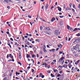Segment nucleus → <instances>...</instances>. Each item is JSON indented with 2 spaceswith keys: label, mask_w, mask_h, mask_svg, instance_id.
Wrapping results in <instances>:
<instances>
[{
  "label": "nucleus",
  "mask_w": 80,
  "mask_h": 80,
  "mask_svg": "<svg viewBox=\"0 0 80 80\" xmlns=\"http://www.w3.org/2000/svg\"><path fill=\"white\" fill-rule=\"evenodd\" d=\"M53 72H54L55 73L56 72H58V70H57V69H54L53 70Z\"/></svg>",
  "instance_id": "6ab92c4d"
},
{
  "label": "nucleus",
  "mask_w": 80,
  "mask_h": 80,
  "mask_svg": "<svg viewBox=\"0 0 80 80\" xmlns=\"http://www.w3.org/2000/svg\"><path fill=\"white\" fill-rule=\"evenodd\" d=\"M19 58L20 60L22 58V52H19Z\"/></svg>",
  "instance_id": "39448f33"
},
{
  "label": "nucleus",
  "mask_w": 80,
  "mask_h": 80,
  "mask_svg": "<svg viewBox=\"0 0 80 80\" xmlns=\"http://www.w3.org/2000/svg\"><path fill=\"white\" fill-rule=\"evenodd\" d=\"M32 43H35V41H32Z\"/></svg>",
  "instance_id": "6e6d98bb"
},
{
  "label": "nucleus",
  "mask_w": 80,
  "mask_h": 80,
  "mask_svg": "<svg viewBox=\"0 0 80 80\" xmlns=\"http://www.w3.org/2000/svg\"><path fill=\"white\" fill-rule=\"evenodd\" d=\"M32 58H34V57H36V56L34 54H33L32 55Z\"/></svg>",
  "instance_id": "7c9ffc66"
},
{
  "label": "nucleus",
  "mask_w": 80,
  "mask_h": 80,
  "mask_svg": "<svg viewBox=\"0 0 80 80\" xmlns=\"http://www.w3.org/2000/svg\"><path fill=\"white\" fill-rule=\"evenodd\" d=\"M57 8H58V10L59 11V12H61L62 11V8L59 7H57Z\"/></svg>",
  "instance_id": "6e6552de"
},
{
  "label": "nucleus",
  "mask_w": 80,
  "mask_h": 80,
  "mask_svg": "<svg viewBox=\"0 0 80 80\" xmlns=\"http://www.w3.org/2000/svg\"><path fill=\"white\" fill-rule=\"evenodd\" d=\"M62 53H63V52H61V51L59 52L60 54H62Z\"/></svg>",
  "instance_id": "680f3d73"
},
{
  "label": "nucleus",
  "mask_w": 80,
  "mask_h": 80,
  "mask_svg": "<svg viewBox=\"0 0 80 80\" xmlns=\"http://www.w3.org/2000/svg\"><path fill=\"white\" fill-rule=\"evenodd\" d=\"M78 8H79L80 9V4H79L78 5Z\"/></svg>",
  "instance_id": "49530a36"
},
{
  "label": "nucleus",
  "mask_w": 80,
  "mask_h": 80,
  "mask_svg": "<svg viewBox=\"0 0 80 80\" xmlns=\"http://www.w3.org/2000/svg\"><path fill=\"white\" fill-rule=\"evenodd\" d=\"M45 67H47V66H48V65L47 64L45 63Z\"/></svg>",
  "instance_id": "2f4dec72"
},
{
  "label": "nucleus",
  "mask_w": 80,
  "mask_h": 80,
  "mask_svg": "<svg viewBox=\"0 0 80 80\" xmlns=\"http://www.w3.org/2000/svg\"><path fill=\"white\" fill-rule=\"evenodd\" d=\"M76 35V36H77V37H80V34L79 33H78Z\"/></svg>",
  "instance_id": "393cba45"
},
{
  "label": "nucleus",
  "mask_w": 80,
  "mask_h": 80,
  "mask_svg": "<svg viewBox=\"0 0 80 80\" xmlns=\"http://www.w3.org/2000/svg\"><path fill=\"white\" fill-rule=\"evenodd\" d=\"M30 55H28V54H27V58H30Z\"/></svg>",
  "instance_id": "4be33fe9"
},
{
  "label": "nucleus",
  "mask_w": 80,
  "mask_h": 80,
  "mask_svg": "<svg viewBox=\"0 0 80 80\" xmlns=\"http://www.w3.org/2000/svg\"><path fill=\"white\" fill-rule=\"evenodd\" d=\"M37 32V31L36 30H35V33H37V32Z\"/></svg>",
  "instance_id": "79ce46f5"
},
{
  "label": "nucleus",
  "mask_w": 80,
  "mask_h": 80,
  "mask_svg": "<svg viewBox=\"0 0 80 80\" xmlns=\"http://www.w3.org/2000/svg\"><path fill=\"white\" fill-rule=\"evenodd\" d=\"M29 78H30V79H31V80H32V79H33V78L32 77H30Z\"/></svg>",
  "instance_id": "e2e57ef3"
},
{
  "label": "nucleus",
  "mask_w": 80,
  "mask_h": 80,
  "mask_svg": "<svg viewBox=\"0 0 80 80\" xmlns=\"http://www.w3.org/2000/svg\"><path fill=\"white\" fill-rule=\"evenodd\" d=\"M59 50V48H57L56 49V51H58Z\"/></svg>",
  "instance_id": "13d9d810"
},
{
  "label": "nucleus",
  "mask_w": 80,
  "mask_h": 80,
  "mask_svg": "<svg viewBox=\"0 0 80 80\" xmlns=\"http://www.w3.org/2000/svg\"><path fill=\"white\" fill-rule=\"evenodd\" d=\"M9 54H7V58H9Z\"/></svg>",
  "instance_id": "72a5a7b5"
},
{
  "label": "nucleus",
  "mask_w": 80,
  "mask_h": 80,
  "mask_svg": "<svg viewBox=\"0 0 80 80\" xmlns=\"http://www.w3.org/2000/svg\"><path fill=\"white\" fill-rule=\"evenodd\" d=\"M48 6H49V5L48 4H47L46 5V7H45L46 9H47V8H48Z\"/></svg>",
  "instance_id": "a211bd4d"
},
{
  "label": "nucleus",
  "mask_w": 80,
  "mask_h": 80,
  "mask_svg": "<svg viewBox=\"0 0 80 80\" xmlns=\"http://www.w3.org/2000/svg\"><path fill=\"white\" fill-rule=\"evenodd\" d=\"M20 73H18V72H16V75H20Z\"/></svg>",
  "instance_id": "c85d7f7f"
},
{
  "label": "nucleus",
  "mask_w": 80,
  "mask_h": 80,
  "mask_svg": "<svg viewBox=\"0 0 80 80\" xmlns=\"http://www.w3.org/2000/svg\"><path fill=\"white\" fill-rule=\"evenodd\" d=\"M78 45V44H77L76 46H75L76 47V50L77 52H80V50L79 49V48L78 47H77Z\"/></svg>",
  "instance_id": "f03ea898"
},
{
  "label": "nucleus",
  "mask_w": 80,
  "mask_h": 80,
  "mask_svg": "<svg viewBox=\"0 0 80 80\" xmlns=\"http://www.w3.org/2000/svg\"><path fill=\"white\" fill-rule=\"evenodd\" d=\"M58 47H59L60 48H62V45L61 44H59L58 45Z\"/></svg>",
  "instance_id": "9d476101"
},
{
  "label": "nucleus",
  "mask_w": 80,
  "mask_h": 80,
  "mask_svg": "<svg viewBox=\"0 0 80 80\" xmlns=\"http://www.w3.org/2000/svg\"><path fill=\"white\" fill-rule=\"evenodd\" d=\"M28 17H29V18H32V17H31V16H30V15H28Z\"/></svg>",
  "instance_id": "a19ab883"
},
{
  "label": "nucleus",
  "mask_w": 80,
  "mask_h": 80,
  "mask_svg": "<svg viewBox=\"0 0 80 80\" xmlns=\"http://www.w3.org/2000/svg\"><path fill=\"white\" fill-rule=\"evenodd\" d=\"M17 45V42H15V44H14V45Z\"/></svg>",
  "instance_id": "0e129e2a"
},
{
  "label": "nucleus",
  "mask_w": 80,
  "mask_h": 80,
  "mask_svg": "<svg viewBox=\"0 0 80 80\" xmlns=\"http://www.w3.org/2000/svg\"><path fill=\"white\" fill-rule=\"evenodd\" d=\"M76 48H77L76 47V46H73V48H71V51H73L74 50H76Z\"/></svg>",
  "instance_id": "423d86ee"
},
{
  "label": "nucleus",
  "mask_w": 80,
  "mask_h": 80,
  "mask_svg": "<svg viewBox=\"0 0 80 80\" xmlns=\"http://www.w3.org/2000/svg\"><path fill=\"white\" fill-rule=\"evenodd\" d=\"M8 1L9 2H11V3H13V2L11 1V0H8Z\"/></svg>",
  "instance_id": "69168bd1"
},
{
  "label": "nucleus",
  "mask_w": 80,
  "mask_h": 80,
  "mask_svg": "<svg viewBox=\"0 0 80 80\" xmlns=\"http://www.w3.org/2000/svg\"><path fill=\"white\" fill-rule=\"evenodd\" d=\"M32 72L33 73L34 72V69H32Z\"/></svg>",
  "instance_id": "603ef678"
},
{
  "label": "nucleus",
  "mask_w": 80,
  "mask_h": 80,
  "mask_svg": "<svg viewBox=\"0 0 80 80\" xmlns=\"http://www.w3.org/2000/svg\"><path fill=\"white\" fill-rule=\"evenodd\" d=\"M66 67H67V65L66 64H64L63 66V67H64V68H66Z\"/></svg>",
  "instance_id": "dca6fc26"
},
{
  "label": "nucleus",
  "mask_w": 80,
  "mask_h": 80,
  "mask_svg": "<svg viewBox=\"0 0 80 80\" xmlns=\"http://www.w3.org/2000/svg\"><path fill=\"white\" fill-rule=\"evenodd\" d=\"M72 7L73 8H75V5L73 4L72 5Z\"/></svg>",
  "instance_id": "5fc2aeb1"
},
{
  "label": "nucleus",
  "mask_w": 80,
  "mask_h": 80,
  "mask_svg": "<svg viewBox=\"0 0 80 80\" xmlns=\"http://www.w3.org/2000/svg\"><path fill=\"white\" fill-rule=\"evenodd\" d=\"M18 64H19V65H21V66H22V63H21L20 62H18Z\"/></svg>",
  "instance_id": "cd10ccee"
},
{
  "label": "nucleus",
  "mask_w": 80,
  "mask_h": 80,
  "mask_svg": "<svg viewBox=\"0 0 80 80\" xmlns=\"http://www.w3.org/2000/svg\"><path fill=\"white\" fill-rule=\"evenodd\" d=\"M80 30V28H75L73 30L74 32H75V31H77V30Z\"/></svg>",
  "instance_id": "9b49d317"
},
{
  "label": "nucleus",
  "mask_w": 80,
  "mask_h": 80,
  "mask_svg": "<svg viewBox=\"0 0 80 80\" xmlns=\"http://www.w3.org/2000/svg\"><path fill=\"white\" fill-rule=\"evenodd\" d=\"M77 69H78V68L77 67L76 68H75L74 69H73L74 71H75V70H77Z\"/></svg>",
  "instance_id": "473e14b6"
},
{
  "label": "nucleus",
  "mask_w": 80,
  "mask_h": 80,
  "mask_svg": "<svg viewBox=\"0 0 80 80\" xmlns=\"http://www.w3.org/2000/svg\"><path fill=\"white\" fill-rule=\"evenodd\" d=\"M64 17V16H59V18H63Z\"/></svg>",
  "instance_id": "864d4df0"
},
{
  "label": "nucleus",
  "mask_w": 80,
  "mask_h": 80,
  "mask_svg": "<svg viewBox=\"0 0 80 80\" xmlns=\"http://www.w3.org/2000/svg\"><path fill=\"white\" fill-rule=\"evenodd\" d=\"M71 10V9L70 8H66V10Z\"/></svg>",
  "instance_id": "f3484780"
},
{
  "label": "nucleus",
  "mask_w": 80,
  "mask_h": 80,
  "mask_svg": "<svg viewBox=\"0 0 80 80\" xmlns=\"http://www.w3.org/2000/svg\"><path fill=\"white\" fill-rule=\"evenodd\" d=\"M61 76V75L60 74H58V75H57V77H60Z\"/></svg>",
  "instance_id": "4c0bfd02"
},
{
  "label": "nucleus",
  "mask_w": 80,
  "mask_h": 80,
  "mask_svg": "<svg viewBox=\"0 0 80 80\" xmlns=\"http://www.w3.org/2000/svg\"><path fill=\"white\" fill-rule=\"evenodd\" d=\"M58 30H56L55 31L54 34L56 35H58V33H59V32H58Z\"/></svg>",
  "instance_id": "20e7f679"
},
{
  "label": "nucleus",
  "mask_w": 80,
  "mask_h": 80,
  "mask_svg": "<svg viewBox=\"0 0 80 80\" xmlns=\"http://www.w3.org/2000/svg\"><path fill=\"white\" fill-rule=\"evenodd\" d=\"M77 39V40H78V42H80V38H78Z\"/></svg>",
  "instance_id": "bb28decb"
},
{
  "label": "nucleus",
  "mask_w": 80,
  "mask_h": 80,
  "mask_svg": "<svg viewBox=\"0 0 80 80\" xmlns=\"http://www.w3.org/2000/svg\"><path fill=\"white\" fill-rule=\"evenodd\" d=\"M80 61V60H78L75 63V65H78V63L79 62V61Z\"/></svg>",
  "instance_id": "2eb2a0df"
},
{
  "label": "nucleus",
  "mask_w": 80,
  "mask_h": 80,
  "mask_svg": "<svg viewBox=\"0 0 80 80\" xmlns=\"http://www.w3.org/2000/svg\"><path fill=\"white\" fill-rule=\"evenodd\" d=\"M4 1L6 2L7 3H9V2H8V0H4Z\"/></svg>",
  "instance_id": "aec40b11"
},
{
  "label": "nucleus",
  "mask_w": 80,
  "mask_h": 80,
  "mask_svg": "<svg viewBox=\"0 0 80 80\" xmlns=\"http://www.w3.org/2000/svg\"><path fill=\"white\" fill-rule=\"evenodd\" d=\"M10 39L11 40V41H13V39L12 38H10Z\"/></svg>",
  "instance_id": "3c124183"
},
{
  "label": "nucleus",
  "mask_w": 80,
  "mask_h": 80,
  "mask_svg": "<svg viewBox=\"0 0 80 80\" xmlns=\"http://www.w3.org/2000/svg\"><path fill=\"white\" fill-rule=\"evenodd\" d=\"M55 49H52V52H55Z\"/></svg>",
  "instance_id": "c03bdc74"
},
{
  "label": "nucleus",
  "mask_w": 80,
  "mask_h": 80,
  "mask_svg": "<svg viewBox=\"0 0 80 80\" xmlns=\"http://www.w3.org/2000/svg\"><path fill=\"white\" fill-rule=\"evenodd\" d=\"M8 45L10 47V48H12V46H11V45H10V44H8Z\"/></svg>",
  "instance_id": "58836bf2"
},
{
  "label": "nucleus",
  "mask_w": 80,
  "mask_h": 80,
  "mask_svg": "<svg viewBox=\"0 0 80 80\" xmlns=\"http://www.w3.org/2000/svg\"><path fill=\"white\" fill-rule=\"evenodd\" d=\"M12 62H14V61H15V60H14V59H13V58L12 59Z\"/></svg>",
  "instance_id": "774afa93"
},
{
  "label": "nucleus",
  "mask_w": 80,
  "mask_h": 80,
  "mask_svg": "<svg viewBox=\"0 0 80 80\" xmlns=\"http://www.w3.org/2000/svg\"><path fill=\"white\" fill-rule=\"evenodd\" d=\"M45 29L46 30H49L50 28H49L48 27H47L45 28Z\"/></svg>",
  "instance_id": "4468645a"
},
{
  "label": "nucleus",
  "mask_w": 80,
  "mask_h": 80,
  "mask_svg": "<svg viewBox=\"0 0 80 80\" xmlns=\"http://www.w3.org/2000/svg\"><path fill=\"white\" fill-rule=\"evenodd\" d=\"M45 47H46L45 45H44L43 46V49H44H44H45Z\"/></svg>",
  "instance_id": "de8ad7c7"
},
{
  "label": "nucleus",
  "mask_w": 80,
  "mask_h": 80,
  "mask_svg": "<svg viewBox=\"0 0 80 80\" xmlns=\"http://www.w3.org/2000/svg\"><path fill=\"white\" fill-rule=\"evenodd\" d=\"M2 77L3 78H4V77H5V74H3V75H2Z\"/></svg>",
  "instance_id": "09e8293b"
},
{
  "label": "nucleus",
  "mask_w": 80,
  "mask_h": 80,
  "mask_svg": "<svg viewBox=\"0 0 80 80\" xmlns=\"http://www.w3.org/2000/svg\"><path fill=\"white\" fill-rule=\"evenodd\" d=\"M12 72H11V73L9 75L10 77H11V76H12Z\"/></svg>",
  "instance_id": "bf43d9fd"
},
{
  "label": "nucleus",
  "mask_w": 80,
  "mask_h": 80,
  "mask_svg": "<svg viewBox=\"0 0 80 80\" xmlns=\"http://www.w3.org/2000/svg\"><path fill=\"white\" fill-rule=\"evenodd\" d=\"M70 40H71V38H69L68 39V42H70Z\"/></svg>",
  "instance_id": "8fccbe9b"
},
{
  "label": "nucleus",
  "mask_w": 80,
  "mask_h": 80,
  "mask_svg": "<svg viewBox=\"0 0 80 80\" xmlns=\"http://www.w3.org/2000/svg\"><path fill=\"white\" fill-rule=\"evenodd\" d=\"M7 80V78L5 77L4 78V80Z\"/></svg>",
  "instance_id": "a18cd8bd"
},
{
  "label": "nucleus",
  "mask_w": 80,
  "mask_h": 80,
  "mask_svg": "<svg viewBox=\"0 0 80 80\" xmlns=\"http://www.w3.org/2000/svg\"><path fill=\"white\" fill-rule=\"evenodd\" d=\"M28 41H30V42H32V41H33V40H34V39H33V38H31L30 39V38H28Z\"/></svg>",
  "instance_id": "0eeeda50"
},
{
  "label": "nucleus",
  "mask_w": 80,
  "mask_h": 80,
  "mask_svg": "<svg viewBox=\"0 0 80 80\" xmlns=\"http://www.w3.org/2000/svg\"><path fill=\"white\" fill-rule=\"evenodd\" d=\"M59 73H60V74H62V70H61L59 72Z\"/></svg>",
  "instance_id": "37998d69"
},
{
  "label": "nucleus",
  "mask_w": 80,
  "mask_h": 80,
  "mask_svg": "<svg viewBox=\"0 0 80 80\" xmlns=\"http://www.w3.org/2000/svg\"><path fill=\"white\" fill-rule=\"evenodd\" d=\"M9 57H10L11 58H13V56H12L11 54H9Z\"/></svg>",
  "instance_id": "ddd939ff"
},
{
  "label": "nucleus",
  "mask_w": 80,
  "mask_h": 80,
  "mask_svg": "<svg viewBox=\"0 0 80 80\" xmlns=\"http://www.w3.org/2000/svg\"><path fill=\"white\" fill-rule=\"evenodd\" d=\"M36 42H40V40L39 39H37L35 40Z\"/></svg>",
  "instance_id": "b1692460"
},
{
  "label": "nucleus",
  "mask_w": 80,
  "mask_h": 80,
  "mask_svg": "<svg viewBox=\"0 0 80 80\" xmlns=\"http://www.w3.org/2000/svg\"><path fill=\"white\" fill-rule=\"evenodd\" d=\"M72 12H75V9H72Z\"/></svg>",
  "instance_id": "052dcab7"
},
{
  "label": "nucleus",
  "mask_w": 80,
  "mask_h": 80,
  "mask_svg": "<svg viewBox=\"0 0 80 80\" xmlns=\"http://www.w3.org/2000/svg\"><path fill=\"white\" fill-rule=\"evenodd\" d=\"M68 66L69 68L70 69V68H71L72 67V66H73V65H71V63H70V64H68Z\"/></svg>",
  "instance_id": "f8f14e48"
},
{
  "label": "nucleus",
  "mask_w": 80,
  "mask_h": 80,
  "mask_svg": "<svg viewBox=\"0 0 80 80\" xmlns=\"http://www.w3.org/2000/svg\"><path fill=\"white\" fill-rule=\"evenodd\" d=\"M58 68H63V67L62 66H59Z\"/></svg>",
  "instance_id": "c9c22d12"
},
{
  "label": "nucleus",
  "mask_w": 80,
  "mask_h": 80,
  "mask_svg": "<svg viewBox=\"0 0 80 80\" xmlns=\"http://www.w3.org/2000/svg\"><path fill=\"white\" fill-rule=\"evenodd\" d=\"M67 28L68 29H69L70 28V26L68 25L67 26Z\"/></svg>",
  "instance_id": "e433bc0d"
},
{
  "label": "nucleus",
  "mask_w": 80,
  "mask_h": 80,
  "mask_svg": "<svg viewBox=\"0 0 80 80\" xmlns=\"http://www.w3.org/2000/svg\"><path fill=\"white\" fill-rule=\"evenodd\" d=\"M45 77V76L44 75H42V76L41 77H42V78H43Z\"/></svg>",
  "instance_id": "ea45409f"
},
{
  "label": "nucleus",
  "mask_w": 80,
  "mask_h": 80,
  "mask_svg": "<svg viewBox=\"0 0 80 80\" xmlns=\"http://www.w3.org/2000/svg\"><path fill=\"white\" fill-rule=\"evenodd\" d=\"M64 58H65V57H61L59 60L58 62L60 63L62 65H63V63H64V62L65 61L64 60Z\"/></svg>",
  "instance_id": "f257e3e1"
},
{
  "label": "nucleus",
  "mask_w": 80,
  "mask_h": 80,
  "mask_svg": "<svg viewBox=\"0 0 80 80\" xmlns=\"http://www.w3.org/2000/svg\"><path fill=\"white\" fill-rule=\"evenodd\" d=\"M26 44H27V45H30L29 42H27L26 43Z\"/></svg>",
  "instance_id": "c756f323"
},
{
  "label": "nucleus",
  "mask_w": 80,
  "mask_h": 80,
  "mask_svg": "<svg viewBox=\"0 0 80 80\" xmlns=\"http://www.w3.org/2000/svg\"><path fill=\"white\" fill-rule=\"evenodd\" d=\"M43 74H42V73H40V77H41L43 75Z\"/></svg>",
  "instance_id": "f704fd0d"
},
{
  "label": "nucleus",
  "mask_w": 80,
  "mask_h": 80,
  "mask_svg": "<svg viewBox=\"0 0 80 80\" xmlns=\"http://www.w3.org/2000/svg\"><path fill=\"white\" fill-rule=\"evenodd\" d=\"M75 42H76V43H78V42H79L78 41V40H77V39H75Z\"/></svg>",
  "instance_id": "412c9836"
},
{
  "label": "nucleus",
  "mask_w": 80,
  "mask_h": 80,
  "mask_svg": "<svg viewBox=\"0 0 80 80\" xmlns=\"http://www.w3.org/2000/svg\"><path fill=\"white\" fill-rule=\"evenodd\" d=\"M40 30H42V26H41L40 27Z\"/></svg>",
  "instance_id": "338daca9"
},
{
  "label": "nucleus",
  "mask_w": 80,
  "mask_h": 80,
  "mask_svg": "<svg viewBox=\"0 0 80 80\" xmlns=\"http://www.w3.org/2000/svg\"><path fill=\"white\" fill-rule=\"evenodd\" d=\"M51 64L52 65H54V62H52L51 63Z\"/></svg>",
  "instance_id": "4d7b16f0"
},
{
  "label": "nucleus",
  "mask_w": 80,
  "mask_h": 80,
  "mask_svg": "<svg viewBox=\"0 0 80 80\" xmlns=\"http://www.w3.org/2000/svg\"><path fill=\"white\" fill-rule=\"evenodd\" d=\"M56 19L54 17L52 18V19L51 20V21L52 22H53L54 21H55Z\"/></svg>",
  "instance_id": "1a4fd4ad"
},
{
  "label": "nucleus",
  "mask_w": 80,
  "mask_h": 80,
  "mask_svg": "<svg viewBox=\"0 0 80 80\" xmlns=\"http://www.w3.org/2000/svg\"><path fill=\"white\" fill-rule=\"evenodd\" d=\"M44 33L47 35H50L51 34V32H50V31H44Z\"/></svg>",
  "instance_id": "7ed1b4c3"
},
{
  "label": "nucleus",
  "mask_w": 80,
  "mask_h": 80,
  "mask_svg": "<svg viewBox=\"0 0 80 80\" xmlns=\"http://www.w3.org/2000/svg\"><path fill=\"white\" fill-rule=\"evenodd\" d=\"M43 50L44 52H45V53H47V50H46V49H45L44 48L43 49Z\"/></svg>",
  "instance_id": "5701e85b"
},
{
  "label": "nucleus",
  "mask_w": 80,
  "mask_h": 80,
  "mask_svg": "<svg viewBox=\"0 0 80 80\" xmlns=\"http://www.w3.org/2000/svg\"><path fill=\"white\" fill-rule=\"evenodd\" d=\"M41 20H42V21H43V22H47L46 21H45L44 20V19H43L42 18H41Z\"/></svg>",
  "instance_id": "a878e982"
}]
</instances>
